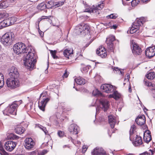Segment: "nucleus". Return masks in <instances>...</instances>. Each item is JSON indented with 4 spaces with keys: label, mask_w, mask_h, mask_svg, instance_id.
<instances>
[{
    "label": "nucleus",
    "mask_w": 155,
    "mask_h": 155,
    "mask_svg": "<svg viewBox=\"0 0 155 155\" xmlns=\"http://www.w3.org/2000/svg\"><path fill=\"white\" fill-rule=\"evenodd\" d=\"M146 55L149 58H151L155 55V47H150L146 50Z\"/></svg>",
    "instance_id": "dca6fc26"
},
{
    "label": "nucleus",
    "mask_w": 155,
    "mask_h": 155,
    "mask_svg": "<svg viewBox=\"0 0 155 155\" xmlns=\"http://www.w3.org/2000/svg\"><path fill=\"white\" fill-rule=\"evenodd\" d=\"M18 102L14 101L7 108L3 111V113L5 115H9V114L16 115L15 109L18 106Z\"/></svg>",
    "instance_id": "7ed1b4c3"
},
{
    "label": "nucleus",
    "mask_w": 155,
    "mask_h": 155,
    "mask_svg": "<svg viewBox=\"0 0 155 155\" xmlns=\"http://www.w3.org/2000/svg\"><path fill=\"white\" fill-rule=\"evenodd\" d=\"M126 76L127 78H125V80H126L127 79V81H128L129 80V79L130 78V75L129 74H126Z\"/></svg>",
    "instance_id": "0e129e2a"
},
{
    "label": "nucleus",
    "mask_w": 155,
    "mask_h": 155,
    "mask_svg": "<svg viewBox=\"0 0 155 155\" xmlns=\"http://www.w3.org/2000/svg\"><path fill=\"white\" fill-rule=\"evenodd\" d=\"M143 140L145 142L148 143L151 140V136L149 131L144 134Z\"/></svg>",
    "instance_id": "393cba45"
},
{
    "label": "nucleus",
    "mask_w": 155,
    "mask_h": 155,
    "mask_svg": "<svg viewBox=\"0 0 155 155\" xmlns=\"http://www.w3.org/2000/svg\"><path fill=\"white\" fill-rule=\"evenodd\" d=\"M137 124L139 125H142L145 123L146 119L144 115H139L135 120Z\"/></svg>",
    "instance_id": "aec40b11"
},
{
    "label": "nucleus",
    "mask_w": 155,
    "mask_h": 155,
    "mask_svg": "<svg viewBox=\"0 0 155 155\" xmlns=\"http://www.w3.org/2000/svg\"><path fill=\"white\" fill-rule=\"evenodd\" d=\"M16 0H8L10 6L14 5L15 3Z\"/></svg>",
    "instance_id": "3c124183"
},
{
    "label": "nucleus",
    "mask_w": 155,
    "mask_h": 155,
    "mask_svg": "<svg viewBox=\"0 0 155 155\" xmlns=\"http://www.w3.org/2000/svg\"><path fill=\"white\" fill-rule=\"evenodd\" d=\"M68 76V73L67 72V71L66 70L65 71V73H64L63 75V78H67Z\"/></svg>",
    "instance_id": "5fc2aeb1"
},
{
    "label": "nucleus",
    "mask_w": 155,
    "mask_h": 155,
    "mask_svg": "<svg viewBox=\"0 0 155 155\" xmlns=\"http://www.w3.org/2000/svg\"><path fill=\"white\" fill-rule=\"evenodd\" d=\"M89 28V26L86 24L82 23L77 26L75 27L76 32L78 35L86 34L88 31Z\"/></svg>",
    "instance_id": "20e7f679"
},
{
    "label": "nucleus",
    "mask_w": 155,
    "mask_h": 155,
    "mask_svg": "<svg viewBox=\"0 0 155 155\" xmlns=\"http://www.w3.org/2000/svg\"><path fill=\"white\" fill-rule=\"evenodd\" d=\"M140 1L139 0H133L131 2L132 6L134 7L137 5L139 3Z\"/></svg>",
    "instance_id": "79ce46f5"
},
{
    "label": "nucleus",
    "mask_w": 155,
    "mask_h": 155,
    "mask_svg": "<svg viewBox=\"0 0 155 155\" xmlns=\"http://www.w3.org/2000/svg\"><path fill=\"white\" fill-rule=\"evenodd\" d=\"M50 121H53L54 124L56 125H57L58 124V119L57 116L53 115L50 117L49 118Z\"/></svg>",
    "instance_id": "c756f323"
},
{
    "label": "nucleus",
    "mask_w": 155,
    "mask_h": 155,
    "mask_svg": "<svg viewBox=\"0 0 155 155\" xmlns=\"http://www.w3.org/2000/svg\"><path fill=\"white\" fill-rule=\"evenodd\" d=\"M131 47L132 48V53L134 55H139L141 54L142 52V50L137 44L132 43Z\"/></svg>",
    "instance_id": "f8f14e48"
},
{
    "label": "nucleus",
    "mask_w": 155,
    "mask_h": 155,
    "mask_svg": "<svg viewBox=\"0 0 155 155\" xmlns=\"http://www.w3.org/2000/svg\"><path fill=\"white\" fill-rule=\"evenodd\" d=\"M115 39V37L110 35L109 36L106 40V43L107 45V48L111 51H113L114 48L113 42Z\"/></svg>",
    "instance_id": "9b49d317"
},
{
    "label": "nucleus",
    "mask_w": 155,
    "mask_h": 155,
    "mask_svg": "<svg viewBox=\"0 0 155 155\" xmlns=\"http://www.w3.org/2000/svg\"><path fill=\"white\" fill-rule=\"evenodd\" d=\"M109 102L105 99H101L100 101V107L104 111H107L109 107Z\"/></svg>",
    "instance_id": "f3484780"
},
{
    "label": "nucleus",
    "mask_w": 155,
    "mask_h": 155,
    "mask_svg": "<svg viewBox=\"0 0 155 155\" xmlns=\"http://www.w3.org/2000/svg\"><path fill=\"white\" fill-rule=\"evenodd\" d=\"M68 130L71 134L76 135L78 133L79 128L77 125L73 124L69 126Z\"/></svg>",
    "instance_id": "2eb2a0df"
},
{
    "label": "nucleus",
    "mask_w": 155,
    "mask_h": 155,
    "mask_svg": "<svg viewBox=\"0 0 155 155\" xmlns=\"http://www.w3.org/2000/svg\"><path fill=\"white\" fill-rule=\"evenodd\" d=\"M74 52H75L77 55L81 56H82V55L81 54V50L79 47H78L75 48Z\"/></svg>",
    "instance_id": "4c0bfd02"
},
{
    "label": "nucleus",
    "mask_w": 155,
    "mask_h": 155,
    "mask_svg": "<svg viewBox=\"0 0 155 155\" xmlns=\"http://www.w3.org/2000/svg\"><path fill=\"white\" fill-rule=\"evenodd\" d=\"M3 150H4L1 145L0 144V151H3Z\"/></svg>",
    "instance_id": "774afa93"
},
{
    "label": "nucleus",
    "mask_w": 155,
    "mask_h": 155,
    "mask_svg": "<svg viewBox=\"0 0 155 155\" xmlns=\"http://www.w3.org/2000/svg\"><path fill=\"white\" fill-rule=\"evenodd\" d=\"M8 138L11 139H17L19 137L13 133H11L8 136Z\"/></svg>",
    "instance_id": "c9c22d12"
},
{
    "label": "nucleus",
    "mask_w": 155,
    "mask_h": 155,
    "mask_svg": "<svg viewBox=\"0 0 155 155\" xmlns=\"http://www.w3.org/2000/svg\"><path fill=\"white\" fill-rule=\"evenodd\" d=\"M154 151L151 149L149 150V152H145L140 154V155H153L154 153Z\"/></svg>",
    "instance_id": "58836bf2"
},
{
    "label": "nucleus",
    "mask_w": 155,
    "mask_h": 155,
    "mask_svg": "<svg viewBox=\"0 0 155 155\" xmlns=\"http://www.w3.org/2000/svg\"><path fill=\"white\" fill-rule=\"evenodd\" d=\"M97 54L102 58H105L107 55L106 51L104 47L101 46L97 49Z\"/></svg>",
    "instance_id": "a211bd4d"
},
{
    "label": "nucleus",
    "mask_w": 155,
    "mask_h": 155,
    "mask_svg": "<svg viewBox=\"0 0 155 155\" xmlns=\"http://www.w3.org/2000/svg\"><path fill=\"white\" fill-rule=\"evenodd\" d=\"M17 143L13 141H8L5 144V149L9 151H11L14 149Z\"/></svg>",
    "instance_id": "ddd939ff"
},
{
    "label": "nucleus",
    "mask_w": 155,
    "mask_h": 155,
    "mask_svg": "<svg viewBox=\"0 0 155 155\" xmlns=\"http://www.w3.org/2000/svg\"><path fill=\"white\" fill-rule=\"evenodd\" d=\"M133 145L135 146H138L142 143L141 137L137 135H136L134 138L132 142Z\"/></svg>",
    "instance_id": "412c9836"
},
{
    "label": "nucleus",
    "mask_w": 155,
    "mask_h": 155,
    "mask_svg": "<svg viewBox=\"0 0 155 155\" xmlns=\"http://www.w3.org/2000/svg\"><path fill=\"white\" fill-rule=\"evenodd\" d=\"M141 20H136L130 28V31H128L127 33H128L130 32L131 34H133L139 30L140 26L143 24V21Z\"/></svg>",
    "instance_id": "6e6552de"
},
{
    "label": "nucleus",
    "mask_w": 155,
    "mask_h": 155,
    "mask_svg": "<svg viewBox=\"0 0 155 155\" xmlns=\"http://www.w3.org/2000/svg\"><path fill=\"white\" fill-rule=\"evenodd\" d=\"M8 16V14L4 12H0V19H6Z\"/></svg>",
    "instance_id": "f704fd0d"
},
{
    "label": "nucleus",
    "mask_w": 155,
    "mask_h": 155,
    "mask_svg": "<svg viewBox=\"0 0 155 155\" xmlns=\"http://www.w3.org/2000/svg\"><path fill=\"white\" fill-rule=\"evenodd\" d=\"M14 52L17 54H25L24 56V64L26 68L29 70L34 68L36 61L35 50L31 47H26L22 43L18 42L13 46Z\"/></svg>",
    "instance_id": "f257e3e1"
},
{
    "label": "nucleus",
    "mask_w": 155,
    "mask_h": 155,
    "mask_svg": "<svg viewBox=\"0 0 155 155\" xmlns=\"http://www.w3.org/2000/svg\"><path fill=\"white\" fill-rule=\"evenodd\" d=\"M81 16V19H87L89 18L88 16L85 15H83Z\"/></svg>",
    "instance_id": "bf43d9fd"
},
{
    "label": "nucleus",
    "mask_w": 155,
    "mask_h": 155,
    "mask_svg": "<svg viewBox=\"0 0 155 155\" xmlns=\"http://www.w3.org/2000/svg\"><path fill=\"white\" fill-rule=\"evenodd\" d=\"M16 21L15 20H3L0 22L1 28L13 25Z\"/></svg>",
    "instance_id": "4468645a"
},
{
    "label": "nucleus",
    "mask_w": 155,
    "mask_h": 155,
    "mask_svg": "<svg viewBox=\"0 0 155 155\" xmlns=\"http://www.w3.org/2000/svg\"><path fill=\"white\" fill-rule=\"evenodd\" d=\"M39 127L44 132L45 134H48V131L45 127L41 126Z\"/></svg>",
    "instance_id": "a18cd8bd"
},
{
    "label": "nucleus",
    "mask_w": 155,
    "mask_h": 155,
    "mask_svg": "<svg viewBox=\"0 0 155 155\" xmlns=\"http://www.w3.org/2000/svg\"><path fill=\"white\" fill-rule=\"evenodd\" d=\"M155 77V73L154 72H150L147 75V78L148 79L153 80Z\"/></svg>",
    "instance_id": "2f4dec72"
},
{
    "label": "nucleus",
    "mask_w": 155,
    "mask_h": 155,
    "mask_svg": "<svg viewBox=\"0 0 155 155\" xmlns=\"http://www.w3.org/2000/svg\"><path fill=\"white\" fill-rule=\"evenodd\" d=\"M92 155H105V153L102 148L96 147L91 152Z\"/></svg>",
    "instance_id": "4be33fe9"
},
{
    "label": "nucleus",
    "mask_w": 155,
    "mask_h": 155,
    "mask_svg": "<svg viewBox=\"0 0 155 155\" xmlns=\"http://www.w3.org/2000/svg\"><path fill=\"white\" fill-rule=\"evenodd\" d=\"M46 94L45 92L41 94L40 97V100L41 101L38 103V107L43 111H45L46 104L49 100V98L45 96Z\"/></svg>",
    "instance_id": "39448f33"
},
{
    "label": "nucleus",
    "mask_w": 155,
    "mask_h": 155,
    "mask_svg": "<svg viewBox=\"0 0 155 155\" xmlns=\"http://www.w3.org/2000/svg\"><path fill=\"white\" fill-rule=\"evenodd\" d=\"M114 70H115L116 72L117 73H118L119 74H123V73L122 71V70H121L120 69H119L118 68H114L113 69Z\"/></svg>",
    "instance_id": "49530a36"
},
{
    "label": "nucleus",
    "mask_w": 155,
    "mask_h": 155,
    "mask_svg": "<svg viewBox=\"0 0 155 155\" xmlns=\"http://www.w3.org/2000/svg\"><path fill=\"white\" fill-rule=\"evenodd\" d=\"M95 80L99 83L101 82L102 81L101 76L99 75L95 76Z\"/></svg>",
    "instance_id": "37998d69"
},
{
    "label": "nucleus",
    "mask_w": 155,
    "mask_h": 155,
    "mask_svg": "<svg viewBox=\"0 0 155 155\" xmlns=\"http://www.w3.org/2000/svg\"><path fill=\"white\" fill-rule=\"evenodd\" d=\"M144 84L147 86H151L152 87H153V84H152L151 82H150L147 80H144Z\"/></svg>",
    "instance_id": "ea45409f"
},
{
    "label": "nucleus",
    "mask_w": 155,
    "mask_h": 155,
    "mask_svg": "<svg viewBox=\"0 0 155 155\" xmlns=\"http://www.w3.org/2000/svg\"><path fill=\"white\" fill-rule=\"evenodd\" d=\"M51 8V7L48 6V5H46V4L44 2H42L39 4L37 7L38 9L40 10L45 9L47 8Z\"/></svg>",
    "instance_id": "c85d7f7f"
},
{
    "label": "nucleus",
    "mask_w": 155,
    "mask_h": 155,
    "mask_svg": "<svg viewBox=\"0 0 155 155\" xmlns=\"http://www.w3.org/2000/svg\"><path fill=\"white\" fill-rule=\"evenodd\" d=\"M56 3L57 4L55 5V6L57 7L61 6L64 4V1H60Z\"/></svg>",
    "instance_id": "8fccbe9b"
},
{
    "label": "nucleus",
    "mask_w": 155,
    "mask_h": 155,
    "mask_svg": "<svg viewBox=\"0 0 155 155\" xmlns=\"http://www.w3.org/2000/svg\"><path fill=\"white\" fill-rule=\"evenodd\" d=\"M109 123L112 128H113L114 127L115 124L116 120L112 115L108 116Z\"/></svg>",
    "instance_id": "bb28decb"
},
{
    "label": "nucleus",
    "mask_w": 155,
    "mask_h": 155,
    "mask_svg": "<svg viewBox=\"0 0 155 155\" xmlns=\"http://www.w3.org/2000/svg\"><path fill=\"white\" fill-rule=\"evenodd\" d=\"M73 51L72 48L65 49L63 52L64 55L65 57L68 59L69 57L73 54Z\"/></svg>",
    "instance_id": "b1692460"
},
{
    "label": "nucleus",
    "mask_w": 155,
    "mask_h": 155,
    "mask_svg": "<svg viewBox=\"0 0 155 155\" xmlns=\"http://www.w3.org/2000/svg\"><path fill=\"white\" fill-rule=\"evenodd\" d=\"M9 76L10 77L16 78L18 76L19 73L17 68L14 66L11 68L9 70Z\"/></svg>",
    "instance_id": "6ab92c4d"
},
{
    "label": "nucleus",
    "mask_w": 155,
    "mask_h": 155,
    "mask_svg": "<svg viewBox=\"0 0 155 155\" xmlns=\"http://www.w3.org/2000/svg\"><path fill=\"white\" fill-rule=\"evenodd\" d=\"M104 3H102L100 4H99L96 7L93 8L89 7L86 8L84 10V12H87L90 13H94L97 15L99 14L100 10L104 7Z\"/></svg>",
    "instance_id": "423d86ee"
},
{
    "label": "nucleus",
    "mask_w": 155,
    "mask_h": 155,
    "mask_svg": "<svg viewBox=\"0 0 155 155\" xmlns=\"http://www.w3.org/2000/svg\"><path fill=\"white\" fill-rule=\"evenodd\" d=\"M74 141H75L76 142V143L75 144H77L79 145V144H80L81 143V142L80 141H78V140H74Z\"/></svg>",
    "instance_id": "338daca9"
},
{
    "label": "nucleus",
    "mask_w": 155,
    "mask_h": 155,
    "mask_svg": "<svg viewBox=\"0 0 155 155\" xmlns=\"http://www.w3.org/2000/svg\"><path fill=\"white\" fill-rule=\"evenodd\" d=\"M0 153L1 155H8L7 153L4 150L0 151Z\"/></svg>",
    "instance_id": "4d7b16f0"
},
{
    "label": "nucleus",
    "mask_w": 155,
    "mask_h": 155,
    "mask_svg": "<svg viewBox=\"0 0 155 155\" xmlns=\"http://www.w3.org/2000/svg\"><path fill=\"white\" fill-rule=\"evenodd\" d=\"M14 37L12 32H8L4 34L1 39V43L5 46L10 45Z\"/></svg>",
    "instance_id": "f03ea898"
},
{
    "label": "nucleus",
    "mask_w": 155,
    "mask_h": 155,
    "mask_svg": "<svg viewBox=\"0 0 155 155\" xmlns=\"http://www.w3.org/2000/svg\"><path fill=\"white\" fill-rule=\"evenodd\" d=\"M33 7H30L28 9H27L26 10V11L28 13L29 12H32L33 10Z\"/></svg>",
    "instance_id": "6e6d98bb"
},
{
    "label": "nucleus",
    "mask_w": 155,
    "mask_h": 155,
    "mask_svg": "<svg viewBox=\"0 0 155 155\" xmlns=\"http://www.w3.org/2000/svg\"><path fill=\"white\" fill-rule=\"evenodd\" d=\"M4 77L3 75L2 74L0 73V82H2L4 81Z\"/></svg>",
    "instance_id": "13d9d810"
},
{
    "label": "nucleus",
    "mask_w": 155,
    "mask_h": 155,
    "mask_svg": "<svg viewBox=\"0 0 155 155\" xmlns=\"http://www.w3.org/2000/svg\"><path fill=\"white\" fill-rule=\"evenodd\" d=\"M50 51L51 55L54 58H58V57L56 55V53L57 52L56 50L53 51L50 50Z\"/></svg>",
    "instance_id": "a19ab883"
},
{
    "label": "nucleus",
    "mask_w": 155,
    "mask_h": 155,
    "mask_svg": "<svg viewBox=\"0 0 155 155\" xmlns=\"http://www.w3.org/2000/svg\"><path fill=\"white\" fill-rule=\"evenodd\" d=\"M92 94L94 96H103L102 94L97 89L94 90Z\"/></svg>",
    "instance_id": "473e14b6"
},
{
    "label": "nucleus",
    "mask_w": 155,
    "mask_h": 155,
    "mask_svg": "<svg viewBox=\"0 0 155 155\" xmlns=\"http://www.w3.org/2000/svg\"><path fill=\"white\" fill-rule=\"evenodd\" d=\"M147 17H141L139 18H137L136 19H137L138 18L139 19H147Z\"/></svg>",
    "instance_id": "e2e57ef3"
},
{
    "label": "nucleus",
    "mask_w": 155,
    "mask_h": 155,
    "mask_svg": "<svg viewBox=\"0 0 155 155\" xmlns=\"http://www.w3.org/2000/svg\"><path fill=\"white\" fill-rule=\"evenodd\" d=\"M70 140H71V141L75 145L76 143L75 141H74V140L73 139L72 137H70L69 138Z\"/></svg>",
    "instance_id": "680f3d73"
},
{
    "label": "nucleus",
    "mask_w": 155,
    "mask_h": 155,
    "mask_svg": "<svg viewBox=\"0 0 155 155\" xmlns=\"http://www.w3.org/2000/svg\"><path fill=\"white\" fill-rule=\"evenodd\" d=\"M101 89L103 91L107 93H111L116 89V87L108 84H104L101 87Z\"/></svg>",
    "instance_id": "9d476101"
},
{
    "label": "nucleus",
    "mask_w": 155,
    "mask_h": 155,
    "mask_svg": "<svg viewBox=\"0 0 155 155\" xmlns=\"http://www.w3.org/2000/svg\"><path fill=\"white\" fill-rule=\"evenodd\" d=\"M118 25H114L112 26L111 27V28H113L114 29H117V28Z\"/></svg>",
    "instance_id": "052dcab7"
},
{
    "label": "nucleus",
    "mask_w": 155,
    "mask_h": 155,
    "mask_svg": "<svg viewBox=\"0 0 155 155\" xmlns=\"http://www.w3.org/2000/svg\"><path fill=\"white\" fill-rule=\"evenodd\" d=\"M6 84L8 87L14 88L19 86V82L16 78L11 77L7 79Z\"/></svg>",
    "instance_id": "0eeeda50"
},
{
    "label": "nucleus",
    "mask_w": 155,
    "mask_h": 155,
    "mask_svg": "<svg viewBox=\"0 0 155 155\" xmlns=\"http://www.w3.org/2000/svg\"><path fill=\"white\" fill-rule=\"evenodd\" d=\"M74 81L78 84L80 85H84L85 83V80L80 76L75 78Z\"/></svg>",
    "instance_id": "cd10ccee"
},
{
    "label": "nucleus",
    "mask_w": 155,
    "mask_h": 155,
    "mask_svg": "<svg viewBox=\"0 0 155 155\" xmlns=\"http://www.w3.org/2000/svg\"><path fill=\"white\" fill-rule=\"evenodd\" d=\"M8 0H6L2 2L0 4V8L5 9L10 6Z\"/></svg>",
    "instance_id": "7c9ffc66"
},
{
    "label": "nucleus",
    "mask_w": 155,
    "mask_h": 155,
    "mask_svg": "<svg viewBox=\"0 0 155 155\" xmlns=\"http://www.w3.org/2000/svg\"><path fill=\"white\" fill-rule=\"evenodd\" d=\"M35 144V142L31 138H26L25 140L24 146L27 150H31L33 148Z\"/></svg>",
    "instance_id": "1a4fd4ad"
},
{
    "label": "nucleus",
    "mask_w": 155,
    "mask_h": 155,
    "mask_svg": "<svg viewBox=\"0 0 155 155\" xmlns=\"http://www.w3.org/2000/svg\"><path fill=\"white\" fill-rule=\"evenodd\" d=\"M152 96L155 98V88H153L151 90Z\"/></svg>",
    "instance_id": "603ef678"
},
{
    "label": "nucleus",
    "mask_w": 155,
    "mask_h": 155,
    "mask_svg": "<svg viewBox=\"0 0 155 155\" xmlns=\"http://www.w3.org/2000/svg\"><path fill=\"white\" fill-rule=\"evenodd\" d=\"M113 92L112 94H110L108 96L109 98H113L116 100H117L121 98V94L117 91H114Z\"/></svg>",
    "instance_id": "5701e85b"
},
{
    "label": "nucleus",
    "mask_w": 155,
    "mask_h": 155,
    "mask_svg": "<svg viewBox=\"0 0 155 155\" xmlns=\"http://www.w3.org/2000/svg\"><path fill=\"white\" fill-rule=\"evenodd\" d=\"M48 152V151L46 150H43L41 152L39 153L38 155H44L46 153Z\"/></svg>",
    "instance_id": "864d4df0"
},
{
    "label": "nucleus",
    "mask_w": 155,
    "mask_h": 155,
    "mask_svg": "<svg viewBox=\"0 0 155 155\" xmlns=\"http://www.w3.org/2000/svg\"><path fill=\"white\" fill-rule=\"evenodd\" d=\"M53 17L51 16H42L41 18L40 19H49L51 18H53Z\"/></svg>",
    "instance_id": "09e8293b"
},
{
    "label": "nucleus",
    "mask_w": 155,
    "mask_h": 155,
    "mask_svg": "<svg viewBox=\"0 0 155 155\" xmlns=\"http://www.w3.org/2000/svg\"><path fill=\"white\" fill-rule=\"evenodd\" d=\"M58 134L60 137H62L64 136V132L61 131H59L58 132Z\"/></svg>",
    "instance_id": "de8ad7c7"
},
{
    "label": "nucleus",
    "mask_w": 155,
    "mask_h": 155,
    "mask_svg": "<svg viewBox=\"0 0 155 155\" xmlns=\"http://www.w3.org/2000/svg\"><path fill=\"white\" fill-rule=\"evenodd\" d=\"M4 84V81H3L2 82H0V89L3 86Z\"/></svg>",
    "instance_id": "69168bd1"
},
{
    "label": "nucleus",
    "mask_w": 155,
    "mask_h": 155,
    "mask_svg": "<svg viewBox=\"0 0 155 155\" xmlns=\"http://www.w3.org/2000/svg\"><path fill=\"white\" fill-rule=\"evenodd\" d=\"M117 17L118 15L117 14H112L107 16L106 18L107 19H116L117 18Z\"/></svg>",
    "instance_id": "e433bc0d"
},
{
    "label": "nucleus",
    "mask_w": 155,
    "mask_h": 155,
    "mask_svg": "<svg viewBox=\"0 0 155 155\" xmlns=\"http://www.w3.org/2000/svg\"><path fill=\"white\" fill-rule=\"evenodd\" d=\"M25 131V128L21 125H17L15 129V133L18 134H23Z\"/></svg>",
    "instance_id": "a878e982"
},
{
    "label": "nucleus",
    "mask_w": 155,
    "mask_h": 155,
    "mask_svg": "<svg viewBox=\"0 0 155 155\" xmlns=\"http://www.w3.org/2000/svg\"><path fill=\"white\" fill-rule=\"evenodd\" d=\"M52 23V25L54 26H58L59 23L58 20H50Z\"/></svg>",
    "instance_id": "c03bdc74"
},
{
    "label": "nucleus",
    "mask_w": 155,
    "mask_h": 155,
    "mask_svg": "<svg viewBox=\"0 0 155 155\" xmlns=\"http://www.w3.org/2000/svg\"><path fill=\"white\" fill-rule=\"evenodd\" d=\"M135 126L134 125H133L131 126L130 130L129 131L130 134V140H131V139L132 135L133 134L134 131L135 129Z\"/></svg>",
    "instance_id": "72a5a7b5"
}]
</instances>
